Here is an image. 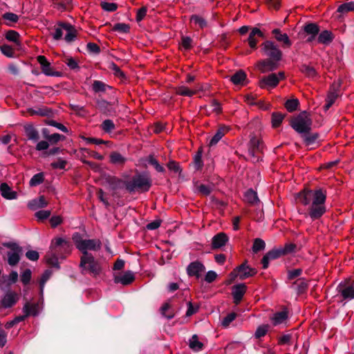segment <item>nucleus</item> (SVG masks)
I'll list each match as a JSON object with an SVG mask.
<instances>
[{
    "label": "nucleus",
    "instance_id": "1",
    "mask_svg": "<svg viewBox=\"0 0 354 354\" xmlns=\"http://www.w3.org/2000/svg\"><path fill=\"white\" fill-rule=\"evenodd\" d=\"M326 190L306 187L297 193L296 200L304 206H308L307 215L313 221L318 220L326 212Z\"/></svg>",
    "mask_w": 354,
    "mask_h": 354
},
{
    "label": "nucleus",
    "instance_id": "2",
    "mask_svg": "<svg viewBox=\"0 0 354 354\" xmlns=\"http://www.w3.org/2000/svg\"><path fill=\"white\" fill-rule=\"evenodd\" d=\"M261 50L266 58L257 62L256 67L258 70L265 73L277 69L283 57V53L278 45L272 41L267 40L261 44Z\"/></svg>",
    "mask_w": 354,
    "mask_h": 354
},
{
    "label": "nucleus",
    "instance_id": "3",
    "mask_svg": "<svg viewBox=\"0 0 354 354\" xmlns=\"http://www.w3.org/2000/svg\"><path fill=\"white\" fill-rule=\"evenodd\" d=\"M124 185L129 193L148 192L151 186V180L144 174H137L131 180H124Z\"/></svg>",
    "mask_w": 354,
    "mask_h": 354
},
{
    "label": "nucleus",
    "instance_id": "4",
    "mask_svg": "<svg viewBox=\"0 0 354 354\" xmlns=\"http://www.w3.org/2000/svg\"><path fill=\"white\" fill-rule=\"evenodd\" d=\"M79 266L82 274H90L95 277L99 276L102 270L100 263L91 253L85 252L84 255H81Z\"/></svg>",
    "mask_w": 354,
    "mask_h": 354
},
{
    "label": "nucleus",
    "instance_id": "5",
    "mask_svg": "<svg viewBox=\"0 0 354 354\" xmlns=\"http://www.w3.org/2000/svg\"><path fill=\"white\" fill-rule=\"evenodd\" d=\"M72 239L77 249L81 252L82 255H84L85 252L89 253L88 250L98 251L102 248V242L100 239H83L78 232L73 234Z\"/></svg>",
    "mask_w": 354,
    "mask_h": 354
},
{
    "label": "nucleus",
    "instance_id": "6",
    "mask_svg": "<svg viewBox=\"0 0 354 354\" xmlns=\"http://www.w3.org/2000/svg\"><path fill=\"white\" fill-rule=\"evenodd\" d=\"M313 121L306 111H302L290 121L291 127L298 133H308L311 131Z\"/></svg>",
    "mask_w": 354,
    "mask_h": 354
},
{
    "label": "nucleus",
    "instance_id": "7",
    "mask_svg": "<svg viewBox=\"0 0 354 354\" xmlns=\"http://www.w3.org/2000/svg\"><path fill=\"white\" fill-rule=\"evenodd\" d=\"M50 249L58 255L60 259H65L71 254L72 245L68 241L60 237H56L52 240Z\"/></svg>",
    "mask_w": 354,
    "mask_h": 354
},
{
    "label": "nucleus",
    "instance_id": "8",
    "mask_svg": "<svg viewBox=\"0 0 354 354\" xmlns=\"http://www.w3.org/2000/svg\"><path fill=\"white\" fill-rule=\"evenodd\" d=\"M337 292L342 298L341 301L354 299V280L342 281L337 288Z\"/></svg>",
    "mask_w": 354,
    "mask_h": 354
},
{
    "label": "nucleus",
    "instance_id": "9",
    "mask_svg": "<svg viewBox=\"0 0 354 354\" xmlns=\"http://www.w3.org/2000/svg\"><path fill=\"white\" fill-rule=\"evenodd\" d=\"M285 79L284 72H279L277 73H271L267 76H264L259 81V86L261 88H268L276 87L279 81Z\"/></svg>",
    "mask_w": 354,
    "mask_h": 354
},
{
    "label": "nucleus",
    "instance_id": "10",
    "mask_svg": "<svg viewBox=\"0 0 354 354\" xmlns=\"http://www.w3.org/2000/svg\"><path fill=\"white\" fill-rule=\"evenodd\" d=\"M247 263L248 261H245L240 266H237L231 272V274H233L235 277L239 276V279L241 280L254 276L257 273V269L250 267L247 265Z\"/></svg>",
    "mask_w": 354,
    "mask_h": 354
},
{
    "label": "nucleus",
    "instance_id": "11",
    "mask_svg": "<svg viewBox=\"0 0 354 354\" xmlns=\"http://www.w3.org/2000/svg\"><path fill=\"white\" fill-rule=\"evenodd\" d=\"M4 246L10 248L11 251L8 252V263L11 266H16L19 260V254L21 252L22 249L15 243H6Z\"/></svg>",
    "mask_w": 354,
    "mask_h": 354
},
{
    "label": "nucleus",
    "instance_id": "12",
    "mask_svg": "<svg viewBox=\"0 0 354 354\" xmlns=\"http://www.w3.org/2000/svg\"><path fill=\"white\" fill-rule=\"evenodd\" d=\"M339 96V84L333 83L330 85L326 97L325 110H328Z\"/></svg>",
    "mask_w": 354,
    "mask_h": 354
},
{
    "label": "nucleus",
    "instance_id": "13",
    "mask_svg": "<svg viewBox=\"0 0 354 354\" xmlns=\"http://www.w3.org/2000/svg\"><path fill=\"white\" fill-rule=\"evenodd\" d=\"M205 270V267L203 263L195 261L190 263L187 267V274L189 277H195L196 279H199Z\"/></svg>",
    "mask_w": 354,
    "mask_h": 354
},
{
    "label": "nucleus",
    "instance_id": "14",
    "mask_svg": "<svg viewBox=\"0 0 354 354\" xmlns=\"http://www.w3.org/2000/svg\"><path fill=\"white\" fill-rule=\"evenodd\" d=\"M37 60L41 65V69L44 74L47 76H59V73L54 71L51 67L50 63L47 60L45 56L39 55L37 57Z\"/></svg>",
    "mask_w": 354,
    "mask_h": 354
},
{
    "label": "nucleus",
    "instance_id": "15",
    "mask_svg": "<svg viewBox=\"0 0 354 354\" xmlns=\"http://www.w3.org/2000/svg\"><path fill=\"white\" fill-rule=\"evenodd\" d=\"M260 38H264V34L259 28H253L247 39L248 44L252 49L257 48V44Z\"/></svg>",
    "mask_w": 354,
    "mask_h": 354
},
{
    "label": "nucleus",
    "instance_id": "16",
    "mask_svg": "<svg viewBox=\"0 0 354 354\" xmlns=\"http://www.w3.org/2000/svg\"><path fill=\"white\" fill-rule=\"evenodd\" d=\"M282 256L283 254L279 248H274L272 250H270L261 259L263 268H268L270 260L277 259Z\"/></svg>",
    "mask_w": 354,
    "mask_h": 354
},
{
    "label": "nucleus",
    "instance_id": "17",
    "mask_svg": "<svg viewBox=\"0 0 354 354\" xmlns=\"http://www.w3.org/2000/svg\"><path fill=\"white\" fill-rule=\"evenodd\" d=\"M19 300V295L13 291H8L1 301V306L8 308L13 306Z\"/></svg>",
    "mask_w": 354,
    "mask_h": 354
},
{
    "label": "nucleus",
    "instance_id": "18",
    "mask_svg": "<svg viewBox=\"0 0 354 354\" xmlns=\"http://www.w3.org/2000/svg\"><path fill=\"white\" fill-rule=\"evenodd\" d=\"M247 290V286L245 283H239L232 287V297L234 303L236 305L240 304Z\"/></svg>",
    "mask_w": 354,
    "mask_h": 354
},
{
    "label": "nucleus",
    "instance_id": "19",
    "mask_svg": "<svg viewBox=\"0 0 354 354\" xmlns=\"http://www.w3.org/2000/svg\"><path fill=\"white\" fill-rule=\"evenodd\" d=\"M59 26H61L64 30L66 31L64 39L66 42L70 43L73 41L77 35V31L75 26L66 22H59Z\"/></svg>",
    "mask_w": 354,
    "mask_h": 354
},
{
    "label": "nucleus",
    "instance_id": "20",
    "mask_svg": "<svg viewBox=\"0 0 354 354\" xmlns=\"http://www.w3.org/2000/svg\"><path fill=\"white\" fill-rule=\"evenodd\" d=\"M228 236L224 232H219L213 236L212 239V249L216 250L225 245L228 241Z\"/></svg>",
    "mask_w": 354,
    "mask_h": 354
},
{
    "label": "nucleus",
    "instance_id": "21",
    "mask_svg": "<svg viewBox=\"0 0 354 354\" xmlns=\"http://www.w3.org/2000/svg\"><path fill=\"white\" fill-rule=\"evenodd\" d=\"M135 277L131 271H127L122 275H115L114 282L115 283H122L123 286H127L133 283Z\"/></svg>",
    "mask_w": 354,
    "mask_h": 354
},
{
    "label": "nucleus",
    "instance_id": "22",
    "mask_svg": "<svg viewBox=\"0 0 354 354\" xmlns=\"http://www.w3.org/2000/svg\"><path fill=\"white\" fill-rule=\"evenodd\" d=\"M272 34L274 36L277 41L282 43V46L283 48H290L291 46L292 42L288 35L286 33H282L280 29H274L272 31Z\"/></svg>",
    "mask_w": 354,
    "mask_h": 354
},
{
    "label": "nucleus",
    "instance_id": "23",
    "mask_svg": "<svg viewBox=\"0 0 354 354\" xmlns=\"http://www.w3.org/2000/svg\"><path fill=\"white\" fill-rule=\"evenodd\" d=\"M249 145V153L252 156H256L258 153L262 152L263 144L259 138L252 137L250 140Z\"/></svg>",
    "mask_w": 354,
    "mask_h": 354
},
{
    "label": "nucleus",
    "instance_id": "24",
    "mask_svg": "<svg viewBox=\"0 0 354 354\" xmlns=\"http://www.w3.org/2000/svg\"><path fill=\"white\" fill-rule=\"evenodd\" d=\"M39 306L37 303L26 302L24 307L23 311L26 313V316H33L35 317L38 315Z\"/></svg>",
    "mask_w": 354,
    "mask_h": 354
},
{
    "label": "nucleus",
    "instance_id": "25",
    "mask_svg": "<svg viewBox=\"0 0 354 354\" xmlns=\"http://www.w3.org/2000/svg\"><path fill=\"white\" fill-rule=\"evenodd\" d=\"M0 192L3 198L9 200L16 198L17 196V192L12 191L10 187L6 183H3L1 184Z\"/></svg>",
    "mask_w": 354,
    "mask_h": 354
},
{
    "label": "nucleus",
    "instance_id": "26",
    "mask_svg": "<svg viewBox=\"0 0 354 354\" xmlns=\"http://www.w3.org/2000/svg\"><path fill=\"white\" fill-rule=\"evenodd\" d=\"M194 187L195 192L202 196H209L212 191V187L211 185L202 184L198 180L194 183Z\"/></svg>",
    "mask_w": 354,
    "mask_h": 354
},
{
    "label": "nucleus",
    "instance_id": "27",
    "mask_svg": "<svg viewBox=\"0 0 354 354\" xmlns=\"http://www.w3.org/2000/svg\"><path fill=\"white\" fill-rule=\"evenodd\" d=\"M334 39L333 32L330 30H325L321 32L317 37V42L326 46L329 45Z\"/></svg>",
    "mask_w": 354,
    "mask_h": 354
},
{
    "label": "nucleus",
    "instance_id": "28",
    "mask_svg": "<svg viewBox=\"0 0 354 354\" xmlns=\"http://www.w3.org/2000/svg\"><path fill=\"white\" fill-rule=\"evenodd\" d=\"M24 129L28 140L36 142L39 139V132L32 124H27L24 125Z\"/></svg>",
    "mask_w": 354,
    "mask_h": 354
},
{
    "label": "nucleus",
    "instance_id": "29",
    "mask_svg": "<svg viewBox=\"0 0 354 354\" xmlns=\"http://www.w3.org/2000/svg\"><path fill=\"white\" fill-rule=\"evenodd\" d=\"M127 158L118 151H112L109 155L110 163L115 165L124 166Z\"/></svg>",
    "mask_w": 354,
    "mask_h": 354
},
{
    "label": "nucleus",
    "instance_id": "30",
    "mask_svg": "<svg viewBox=\"0 0 354 354\" xmlns=\"http://www.w3.org/2000/svg\"><path fill=\"white\" fill-rule=\"evenodd\" d=\"M48 202L44 196H40L37 199H33L28 202V207L32 210L47 206Z\"/></svg>",
    "mask_w": 354,
    "mask_h": 354
},
{
    "label": "nucleus",
    "instance_id": "31",
    "mask_svg": "<svg viewBox=\"0 0 354 354\" xmlns=\"http://www.w3.org/2000/svg\"><path fill=\"white\" fill-rule=\"evenodd\" d=\"M60 259L58 255H57L53 251L50 249L46 252L45 255V259L46 263L54 268H59L58 259Z\"/></svg>",
    "mask_w": 354,
    "mask_h": 354
},
{
    "label": "nucleus",
    "instance_id": "32",
    "mask_svg": "<svg viewBox=\"0 0 354 354\" xmlns=\"http://www.w3.org/2000/svg\"><path fill=\"white\" fill-rule=\"evenodd\" d=\"M288 317V311L286 310H283L282 311L275 313L271 317V320L274 326H277L286 321Z\"/></svg>",
    "mask_w": 354,
    "mask_h": 354
},
{
    "label": "nucleus",
    "instance_id": "33",
    "mask_svg": "<svg viewBox=\"0 0 354 354\" xmlns=\"http://www.w3.org/2000/svg\"><path fill=\"white\" fill-rule=\"evenodd\" d=\"M229 129L225 126H221L217 129L215 135L212 137L209 142V146H214L216 145L218 141L227 133Z\"/></svg>",
    "mask_w": 354,
    "mask_h": 354
},
{
    "label": "nucleus",
    "instance_id": "34",
    "mask_svg": "<svg viewBox=\"0 0 354 354\" xmlns=\"http://www.w3.org/2000/svg\"><path fill=\"white\" fill-rule=\"evenodd\" d=\"M96 106L104 114H109L113 111L112 104L104 100H97Z\"/></svg>",
    "mask_w": 354,
    "mask_h": 354
},
{
    "label": "nucleus",
    "instance_id": "35",
    "mask_svg": "<svg viewBox=\"0 0 354 354\" xmlns=\"http://www.w3.org/2000/svg\"><path fill=\"white\" fill-rule=\"evenodd\" d=\"M246 77L245 71L239 70L231 76L230 80L235 85H243Z\"/></svg>",
    "mask_w": 354,
    "mask_h": 354
},
{
    "label": "nucleus",
    "instance_id": "36",
    "mask_svg": "<svg viewBox=\"0 0 354 354\" xmlns=\"http://www.w3.org/2000/svg\"><path fill=\"white\" fill-rule=\"evenodd\" d=\"M301 135L306 146H310L314 144L319 137V134L318 133H311L310 131L308 133H303Z\"/></svg>",
    "mask_w": 354,
    "mask_h": 354
},
{
    "label": "nucleus",
    "instance_id": "37",
    "mask_svg": "<svg viewBox=\"0 0 354 354\" xmlns=\"http://www.w3.org/2000/svg\"><path fill=\"white\" fill-rule=\"evenodd\" d=\"M106 182L111 187L112 189L116 190L122 187L124 181L116 176H109L106 178Z\"/></svg>",
    "mask_w": 354,
    "mask_h": 354
},
{
    "label": "nucleus",
    "instance_id": "38",
    "mask_svg": "<svg viewBox=\"0 0 354 354\" xmlns=\"http://www.w3.org/2000/svg\"><path fill=\"white\" fill-rule=\"evenodd\" d=\"M244 198L245 201L250 205H255L259 202L257 192L252 189L245 193Z\"/></svg>",
    "mask_w": 354,
    "mask_h": 354
},
{
    "label": "nucleus",
    "instance_id": "39",
    "mask_svg": "<svg viewBox=\"0 0 354 354\" xmlns=\"http://www.w3.org/2000/svg\"><path fill=\"white\" fill-rule=\"evenodd\" d=\"M300 71L306 77L314 78L317 76V72L313 66L306 64H302L299 68Z\"/></svg>",
    "mask_w": 354,
    "mask_h": 354
},
{
    "label": "nucleus",
    "instance_id": "40",
    "mask_svg": "<svg viewBox=\"0 0 354 354\" xmlns=\"http://www.w3.org/2000/svg\"><path fill=\"white\" fill-rule=\"evenodd\" d=\"M176 93L182 96L192 97L196 93V90L189 89L185 86H180L176 88Z\"/></svg>",
    "mask_w": 354,
    "mask_h": 354
},
{
    "label": "nucleus",
    "instance_id": "41",
    "mask_svg": "<svg viewBox=\"0 0 354 354\" xmlns=\"http://www.w3.org/2000/svg\"><path fill=\"white\" fill-rule=\"evenodd\" d=\"M304 30L308 35H317L319 32V27L315 23H308L304 26Z\"/></svg>",
    "mask_w": 354,
    "mask_h": 354
},
{
    "label": "nucleus",
    "instance_id": "42",
    "mask_svg": "<svg viewBox=\"0 0 354 354\" xmlns=\"http://www.w3.org/2000/svg\"><path fill=\"white\" fill-rule=\"evenodd\" d=\"M202 149H199L194 157L193 164L196 170H201L203 167V162L202 160Z\"/></svg>",
    "mask_w": 354,
    "mask_h": 354
},
{
    "label": "nucleus",
    "instance_id": "43",
    "mask_svg": "<svg viewBox=\"0 0 354 354\" xmlns=\"http://www.w3.org/2000/svg\"><path fill=\"white\" fill-rule=\"evenodd\" d=\"M283 256L292 254L296 252L297 245L292 243H286L283 246L279 247Z\"/></svg>",
    "mask_w": 354,
    "mask_h": 354
},
{
    "label": "nucleus",
    "instance_id": "44",
    "mask_svg": "<svg viewBox=\"0 0 354 354\" xmlns=\"http://www.w3.org/2000/svg\"><path fill=\"white\" fill-rule=\"evenodd\" d=\"M44 181V174L43 172H40L38 174H35L29 182V185L30 187H36L41 183H43Z\"/></svg>",
    "mask_w": 354,
    "mask_h": 354
},
{
    "label": "nucleus",
    "instance_id": "45",
    "mask_svg": "<svg viewBox=\"0 0 354 354\" xmlns=\"http://www.w3.org/2000/svg\"><path fill=\"white\" fill-rule=\"evenodd\" d=\"M106 88H110V86L99 80H95L92 84V89L95 93H104L106 91Z\"/></svg>",
    "mask_w": 354,
    "mask_h": 354
},
{
    "label": "nucleus",
    "instance_id": "46",
    "mask_svg": "<svg viewBox=\"0 0 354 354\" xmlns=\"http://www.w3.org/2000/svg\"><path fill=\"white\" fill-rule=\"evenodd\" d=\"M299 105V102L297 99H290L288 100L285 104L284 106L288 112H293L298 109Z\"/></svg>",
    "mask_w": 354,
    "mask_h": 354
},
{
    "label": "nucleus",
    "instance_id": "47",
    "mask_svg": "<svg viewBox=\"0 0 354 354\" xmlns=\"http://www.w3.org/2000/svg\"><path fill=\"white\" fill-rule=\"evenodd\" d=\"M100 128L105 133H111L115 129V125L111 120L106 119L100 124Z\"/></svg>",
    "mask_w": 354,
    "mask_h": 354
},
{
    "label": "nucleus",
    "instance_id": "48",
    "mask_svg": "<svg viewBox=\"0 0 354 354\" xmlns=\"http://www.w3.org/2000/svg\"><path fill=\"white\" fill-rule=\"evenodd\" d=\"M284 116L285 115L279 113V112H274L272 113V127L274 128H277L279 127L283 118H284Z\"/></svg>",
    "mask_w": 354,
    "mask_h": 354
},
{
    "label": "nucleus",
    "instance_id": "49",
    "mask_svg": "<svg viewBox=\"0 0 354 354\" xmlns=\"http://www.w3.org/2000/svg\"><path fill=\"white\" fill-rule=\"evenodd\" d=\"M170 308L171 306L169 303H165L160 308L161 314L169 319H172L175 315L174 311Z\"/></svg>",
    "mask_w": 354,
    "mask_h": 354
},
{
    "label": "nucleus",
    "instance_id": "50",
    "mask_svg": "<svg viewBox=\"0 0 354 354\" xmlns=\"http://www.w3.org/2000/svg\"><path fill=\"white\" fill-rule=\"evenodd\" d=\"M351 11H354V1L342 3L337 8V12L340 13H347Z\"/></svg>",
    "mask_w": 354,
    "mask_h": 354
},
{
    "label": "nucleus",
    "instance_id": "51",
    "mask_svg": "<svg viewBox=\"0 0 354 354\" xmlns=\"http://www.w3.org/2000/svg\"><path fill=\"white\" fill-rule=\"evenodd\" d=\"M189 347L194 351H200L203 348V344L198 341V336L194 335L189 341Z\"/></svg>",
    "mask_w": 354,
    "mask_h": 354
},
{
    "label": "nucleus",
    "instance_id": "52",
    "mask_svg": "<svg viewBox=\"0 0 354 354\" xmlns=\"http://www.w3.org/2000/svg\"><path fill=\"white\" fill-rule=\"evenodd\" d=\"M148 162L149 165H152L158 172L164 173L165 171L164 167L159 164L158 161L153 156L150 155L149 156Z\"/></svg>",
    "mask_w": 354,
    "mask_h": 354
},
{
    "label": "nucleus",
    "instance_id": "53",
    "mask_svg": "<svg viewBox=\"0 0 354 354\" xmlns=\"http://www.w3.org/2000/svg\"><path fill=\"white\" fill-rule=\"evenodd\" d=\"M266 243L263 240L259 238H257L254 240L252 245V251L254 253H258L259 252L264 250Z\"/></svg>",
    "mask_w": 354,
    "mask_h": 354
},
{
    "label": "nucleus",
    "instance_id": "54",
    "mask_svg": "<svg viewBox=\"0 0 354 354\" xmlns=\"http://www.w3.org/2000/svg\"><path fill=\"white\" fill-rule=\"evenodd\" d=\"M2 18L4 20L8 21L6 24L8 26H11L12 24L17 23L19 20V17L17 15L12 12H6L2 15Z\"/></svg>",
    "mask_w": 354,
    "mask_h": 354
},
{
    "label": "nucleus",
    "instance_id": "55",
    "mask_svg": "<svg viewBox=\"0 0 354 354\" xmlns=\"http://www.w3.org/2000/svg\"><path fill=\"white\" fill-rule=\"evenodd\" d=\"M269 329V325L268 324H263L259 326L254 333V337L257 339H260L264 336L266 335Z\"/></svg>",
    "mask_w": 354,
    "mask_h": 354
},
{
    "label": "nucleus",
    "instance_id": "56",
    "mask_svg": "<svg viewBox=\"0 0 354 354\" xmlns=\"http://www.w3.org/2000/svg\"><path fill=\"white\" fill-rule=\"evenodd\" d=\"M167 167L170 171H172L174 173L180 174L182 172V169L179 165V162H176V160H170L167 162Z\"/></svg>",
    "mask_w": 354,
    "mask_h": 354
},
{
    "label": "nucleus",
    "instance_id": "57",
    "mask_svg": "<svg viewBox=\"0 0 354 354\" xmlns=\"http://www.w3.org/2000/svg\"><path fill=\"white\" fill-rule=\"evenodd\" d=\"M52 272L50 270H45L44 272L42 274L39 280V287L41 293L43 292V289L46 282L48 280Z\"/></svg>",
    "mask_w": 354,
    "mask_h": 354
},
{
    "label": "nucleus",
    "instance_id": "58",
    "mask_svg": "<svg viewBox=\"0 0 354 354\" xmlns=\"http://www.w3.org/2000/svg\"><path fill=\"white\" fill-rule=\"evenodd\" d=\"M190 20L195 24H198L201 28H204L207 26V21L205 20V19L198 15H192Z\"/></svg>",
    "mask_w": 354,
    "mask_h": 354
},
{
    "label": "nucleus",
    "instance_id": "59",
    "mask_svg": "<svg viewBox=\"0 0 354 354\" xmlns=\"http://www.w3.org/2000/svg\"><path fill=\"white\" fill-rule=\"evenodd\" d=\"M113 30L127 33L129 32L130 26L129 24H127L118 23L115 24L113 27Z\"/></svg>",
    "mask_w": 354,
    "mask_h": 354
},
{
    "label": "nucleus",
    "instance_id": "60",
    "mask_svg": "<svg viewBox=\"0 0 354 354\" xmlns=\"http://www.w3.org/2000/svg\"><path fill=\"white\" fill-rule=\"evenodd\" d=\"M19 34L15 30H8L6 34V39L8 41H13L15 43L19 42Z\"/></svg>",
    "mask_w": 354,
    "mask_h": 354
},
{
    "label": "nucleus",
    "instance_id": "61",
    "mask_svg": "<svg viewBox=\"0 0 354 354\" xmlns=\"http://www.w3.org/2000/svg\"><path fill=\"white\" fill-rule=\"evenodd\" d=\"M100 6L104 10L108 12H114L118 8V4L115 3L101 2Z\"/></svg>",
    "mask_w": 354,
    "mask_h": 354
},
{
    "label": "nucleus",
    "instance_id": "62",
    "mask_svg": "<svg viewBox=\"0 0 354 354\" xmlns=\"http://www.w3.org/2000/svg\"><path fill=\"white\" fill-rule=\"evenodd\" d=\"M67 165V161L63 160L62 158H58L57 161L51 162L50 167L53 169H65V167Z\"/></svg>",
    "mask_w": 354,
    "mask_h": 354
},
{
    "label": "nucleus",
    "instance_id": "63",
    "mask_svg": "<svg viewBox=\"0 0 354 354\" xmlns=\"http://www.w3.org/2000/svg\"><path fill=\"white\" fill-rule=\"evenodd\" d=\"M46 139L52 144H56L61 140H64L65 136L60 135L59 133H55L49 136H46Z\"/></svg>",
    "mask_w": 354,
    "mask_h": 354
},
{
    "label": "nucleus",
    "instance_id": "64",
    "mask_svg": "<svg viewBox=\"0 0 354 354\" xmlns=\"http://www.w3.org/2000/svg\"><path fill=\"white\" fill-rule=\"evenodd\" d=\"M32 272L30 269L25 270L21 274V281L24 285L29 283L31 279Z\"/></svg>",
    "mask_w": 354,
    "mask_h": 354
}]
</instances>
